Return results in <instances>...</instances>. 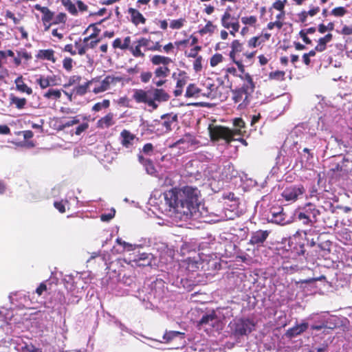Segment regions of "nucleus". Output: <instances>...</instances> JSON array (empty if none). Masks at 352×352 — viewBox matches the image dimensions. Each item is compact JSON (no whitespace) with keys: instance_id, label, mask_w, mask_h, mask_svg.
Instances as JSON below:
<instances>
[{"instance_id":"09e8293b","label":"nucleus","mask_w":352,"mask_h":352,"mask_svg":"<svg viewBox=\"0 0 352 352\" xmlns=\"http://www.w3.org/2000/svg\"><path fill=\"white\" fill-rule=\"evenodd\" d=\"M347 13V10L344 7H336L331 11V14L336 17L343 16Z\"/></svg>"},{"instance_id":"aec40b11","label":"nucleus","mask_w":352,"mask_h":352,"mask_svg":"<svg viewBox=\"0 0 352 352\" xmlns=\"http://www.w3.org/2000/svg\"><path fill=\"white\" fill-rule=\"evenodd\" d=\"M221 23L222 26L226 29H230L232 24V25H239L238 17L232 16L231 14L228 11H226L222 15Z\"/></svg>"},{"instance_id":"3c124183","label":"nucleus","mask_w":352,"mask_h":352,"mask_svg":"<svg viewBox=\"0 0 352 352\" xmlns=\"http://www.w3.org/2000/svg\"><path fill=\"white\" fill-rule=\"evenodd\" d=\"M93 28L94 32L91 34H90L89 36L85 37L84 38L85 41H89L90 40H91L94 38H96L100 32V30L96 27V23H92V24L89 25L88 28Z\"/></svg>"},{"instance_id":"393cba45","label":"nucleus","mask_w":352,"mask_h":352,"mask_svg":"<svg viewBox=\"0 0 352 352\" xmlns=\"http://www.w3.org/2000/svg\"><path fill=\"white\" fill-rule=\"evenodd\" d=\"M122 137L121 144L128 148L133 145V141L135 138V135L132 134L129 131L124 129L120 133Z\"/></svg>"},{"instance_id":"2eb2a0df","label":"nucleus","mask_w":352,"mask_h":352,"mask_svg":"<svg viewBox=\"0 0 352 352\" xmlns=\"http://www.w3.org/2000/svg\"><path fill=\"white\" fill-rule=\"evenodd\" d=\"M270 231L258 230L253 232L250 239V244L253 245H261L267 239Z\"/></svg>"},{"instance_id":"6e6552de","label":"nucleus","mask_w":352,"mask_h":352,"mask_svg":"<svg viewBox=\"0 0 352 352\" xmlns=\"http://www.w3.org/2000/svg\"><path fill=\"white\" fill-rule=\"evenodd\" d=\"M203 87L206 88L208 98L217 99L220 101H223L226 98V96L223 93L226 89L223 84L216 83L212 80L208 79L203 84Z\"/></svg>"},{"instance_id":"ea45409f","label":"nucleus","mask_w":352,"mask_h":352,"mask_svg":"<svg viewBox=\"0 0 352 352\" xmlns=\"http://www.w3.org/2000/svg\"><path fill=\"white\" fill-rule=\"evenodd\" d=\"M74 46L76 49V50L77 54H78L80 56H83L86 54V52H87L86 45H85V43H84L83 42L81 43V39H80L79 41H76L74 42Z\"/></svg>"},{"instance_id":"cd10ccee","label":"nucleus","mask_w":352,"mask_h":352,"mask_svg":"<svg viewBox=\"0 0 352 352\" xmlns=\"http://www.w3.org/2000/svg\"><path fill=\"white\" fill-rule=\"evenodd\" d=\"M332 39L333 34L331 33H328L324 36L320 38L316 46V50L318 52H324L327 49V44L331 41Z\"/></svg>"},{"instance_id":"20e7f679","label":"nucleus","mask_w":352,"mask_h":352,"mask_svg":"<svg viewBox=\"0 0 352 352\" xmlns=\"http://www.w3.org/2000/svg\"><path fill=\"white\" fill-rule=\"evenodd\" d=\"M210 137L212 141L225 140L227 143L234 141V137L243 135L240 129H230L221 125H210L208 127Z\"/></svg>"},{"instance_id":"f704fd0d","label":"nucleus","mask_w":352,"mask_h":352,"mask_svg":"<svg viewBox=\"0 0 352 352\" xmlns=\"http://www.w3.org/2000/svg\"><path fill=\"white\" fill-rule=\"evenodd\" d=\"M199 87L195 83H190L187 86L185 96L186 98H195L198 92Z\"/></svg>"},{"instance_id":"de8ad7c7","label":"nucleus","mask_w":352,"mask_h":352,"mask_svg":"<svg viewBox=\"0 0 352 352\" xmlns=\"http://www.w3.org/2000/svg\"><path fill=\"white\" fill-rule=\"evenodd\" d=\"M81 79H82V78L80 76H78V75L71 76L69 78L67 82L65 83L63 85V87L66 88V87H71L75 84L79 83L80 82Z\"/></svg>"},{"instance_id":"6e6d98bb","label":"nucleus","mask_w":352,"mask_h":352,"mask_svg":"<svg viewBox=\"0 0 352 352\" xmlns=\"http://www.w3.org/2000/svg\"><path fill=\"white\" fill-rule=\"evenodd\" d=\"M63 67L67 72L72 71L73 68V59L70 57H65L63 60Z\"/></svg>"},{"instance_id":"dca6fc26","label":"nucleus","mask_w":352,"mask_h":352,"mask_svg":"<svg viewBox=\"0 0 352 352\" xmlns=\"http://www.w3.org/2000/svg\"><path fill=\"white\" fill-rule=\"evenodd\" d=\"M272 218L270 221L276 224H285L286 214L283 212V208L280 206H273L270 209Z\"/></svg>"},{"instance_id":"473e14b6","label":"nucleus","mask_w":352,"mask_h":352,"mask_svg":"<svg viewBox=\"0 0 352 352\" xmlns=\"http://www.w3.org/2000/svg\"><path fill=\"white\" fill-rule=\"evenodd\" d=\"M184 333H182L180 331H166L165 333L163 336V340L162 341L164 343H168L171 340H173L175 338L180 336L181 338H184Z\"/></svg>"},{"instance_id":"bb28decb","label":"nucleus","mask_w":352,"mask_h":352,"mask_svg":"<svg viewBox=\"0 0 352 352\" xmlns=\"http://www.w3.org/2000/svg\"><path fill=\"white\" fill-rule=\"evenodd\" d=\"M192 144V136L190 134L187 133L183 138L170 144L169 148H173L179 146L180 144H184L183 148L186 149L188 148L189 146Z\"/></svg>"},{"instance_id":"c03bdc74","label":"nucleus","mask_w":352,"mask_h":352,"mask_svg":"<svg viewBox=\"0 0 352 352\" xmlns=\"http://www.w3.org/2000/svg\"><path fill=\"white\" fill-rule=\"evenodd\" d=\"M241 22L245 25L255 26L257 23V17L256 16H243Z\"/></svg>"},{"instance_id":"4d7b16f0","label":"nucleus","mask_w":352,"mask_h":352,"mask_svg":"<svg viewBox=\"0 0 352 352\" xmlns=\"http://www.w3.org/2000/svg\"><path fill=\"white\" fill-rule=\"evenodd\" d=\"M286 2H287V0H283V1L276 0V1H274L273 3L272 8L276 10L280 11V12L285 11L284 8H285Z\"/></svg>"},{"instance_id":"b1692460","label":"nucleus","mask_w":352,"mask_h":352,"mask_svg":"<svg viewBox=\"0 0 352 352\" xmlns=\"http://www.w3.org/2000/svg\"><path fill=\"white\" fill-rule=\"evenodd\" d=\"M54 53L55 52L52 49L40 50L38 51L36 57L38 59L47 60L52 61L53 63H54L56 60V58L54 56Z\"/></svg>"},{"instance_id":"1a4fd4ad","label":"nucleus","mask_w":352,"mask_h":352,"mask_svg":"<svg viewBox=\"0 0 352 352\" xmlns=\"http://www.w3.org/2000/svg\"><path fill=\"white\" fill-rule=\"evenodd\" d=\"M306 190L303 185H291L286 187L281 193L283 198L287 201H296L299 197L302 196Z\"/></svg>"},{"instance_id":"423d86ee","label":"nucleus","mask_w":352,"mask_h":352,"mask_svg":"<svg viewBox=\"0 0 352 352\" xmlns=\"http://www.w3.org/2000/svg\"><path fill=\"white\" fill-rule=\"evenodd\" d=\"M254 328V322L244 318L235 319L231 326L232 333L236 338L248 336Z\"/></svg>"},{"instance_id":"5701e85b","label":"nucleus","mask_w":352,"mask_h":352,"mask_svg":"<svg viewBox=\"0 0 352 352\" xmlns=\"http://www.w3.org/2000/svg\"><path fill=\"white\" fill-rule=\"evenodd\" d=\"M128 13L130 14L131 21L134 25H138L146 23V19L138 10L129 8Z\"/></svg>"},{"instance_id":"774afa93","label":"nucleus","mask_w":352,"mask_h":352,"mask_svg":"<svg viewBox=\"0 0 352 352\" xmlns=\"http://www.w3.org/2000/svg\"><path fill=\"white\" fill-rule=\"evenodd\" d=\"M299 35L306 44H311V40L307 36V34L305 32V30H300L299 32Z\"/></svg>"},{"instance_id":"ddd939ff","label":"nucleus","mask_w":352,"mask_h":352,"mask_svg":"<svg viewBox=\"0 0 352 352\" xmlns=\"http://www.w3.org/2000/svg\"><path fill=\"white\" fill-rule=\"evenodd\" d=\"M34 8L43 14L41 21L44 26V30L48 31L52 26L54 12L51 11L47 7L41 6L40 4H36Z\"/></svg>"},{"instance_id":"7c9ffc66","label":"nucleus","mask_w":352,"mask_h":352,"mask_svg":"<svg viewBox=\"0 0 352 352\" xmlns=\"http://www.w3.org/2000/svg\"><path fill=\"white\" fill-rule=\"evenodd\" d=\"M129 44H131V36H127L124 38L123 43H122L121 38H116L113 41L112 46L114 49H120L122 50H128Z\"/></svg>"},{"instance_id":"a18cd8bd","label":"nucleus","mask_w":352,"mask_h":352,"mask_svg":"<svg viewBox=\"0 0 352 352\" xmlns=\"http://www.w3.org/2000/svg\"><path fill=\"white\" fill-rule=\"evenodd\" d=\"M36 84L39 85L41 89H44L50 87V82L46 76H40L36 80Z\"/></svg>"},{"instance_id":"72a5a7b5","label":"nucleus","mask_w":352,"mask_h":352,"mask_svg":"<svg viewBox=\"0 0 352 352\" xmlns=\"http://www.w3.org/2000/svg\"><path fill=\"white\" fill-rule=\"evenodd\" d=\"M10 103L14 104L18 109H22L25 107L27 103V100L25 98H19L12 96L10 98Z\"/></svg>"},{"instance_id":"412c9836","label":"nucleus","mask_w":352,"mask_h":352,"mask_svg":"<svg viewBox=\"0 0 352 352\" xmlns=\"http://www.w3.org/2000/svg\"><path fill=\"white\" fill-rule=\"evenodd\" d=\"M114 124V114L109 112L97 121L96 126L100 129H107Z\"/></svg>"},{"instance_id":"39448f33","label":"nucleus","mask_w":352,"mask_h":352,"mask_svg":"<svg viewBox=\"0 0 352 352\" xmlns=\"http://www.w3.org/2000/svg\"><path fill=\"white\" fill-rule=\"evenodd\" d=\"M320 214V210L316 206L311 202L300 207L296 212V215L298 220L301 221L305 225L313 226L318 221V217Z\"/></svg>"},{"instance_id":"8fccbe9b","label":"nucleus","mask_w":352,"mask_h":352,"mask_svg":"<svg viewBox=\"0 0 352 352\" xmlns=\"http://www.w3.org/2000/svg\"><path fill=\"white\" fill-rule=\"evenodd\" d=\"M332 243L330 241H325L318 243V248L324 252V254H329L331 252Z\"/></svg>"},{"instance_id":"79ce46f5","label":"nucleus","mask_w":352,"mask_h":352,"mask_svg":"<svg viewBox=\"0 0 352 352\" xmlns=\"http://www.w3.org/2000/svg\"><path fill=\"white\" fill-rule=\"evenodd\" d=\"M110 106V101L104 99L101 102H97L92 107V111H100L102 109H107Z\"/></svg>"},{"instance_id":"c85d7f7f","label":"nucleus","mask_w":352,"mask_h":352,"mask_svg":"<svg viewBox=\"0 0 352 352\" xmlns=\"http://www.w3.org/2000/svg\"><path fill=\"white\" fill-rule=\"evenodd\" d=\"M16 88L18 91L22 93H25L28 95L32 94V89L28 87L23 81V76H20L17 77L14 80Z\"/></svg>"},{"instance_id":"680f3d73","label":"nucleus","mask_w":352,"mask_h":352,"mask_svg":"<svg viewBox=\"0 0 352 352\" xmlns=\"http://www.w3.org/2000/svg\"><path fill=\"white\" fill-rule=\"evenodd\" d=\"M54 206L60 213H64L66 211L65 203L63 200H61L60 201H54Z\"/></svg>"},{"instance_id":"f8f14e48","label":"nucleus","mask_w":352,"mask_h":352,"mask_svg":"<svg viewBox=\"0 0 352 352\" xmlns=\"http://www.w3.org/2000/svg\"><path fill=\"white\" fill-rule=\"evenodd\" d=\"M123 80L120 76H107L99 85H96L92 90L95 94H98L108 90L111 85H116Z\"/></svg>"},{"instance_id":"338daca9","label":"nucleus","mask_w":352,"mask_h":352,"mask_svg":"<svg viewBox=\"0 0 352 352\" xmlns=\"http://www.w3.org/2000/svg\"><path fill=\"white\" fill-rule=\"evenodd\" d=\"M17 55L21 57V59L23 58L27 61L32 58V55L25 50L18 52Z\"/></svg>"},{"instance_id":"603ef678","label":"nucleus","mask_w":352,"mask_h":352,"mask_svg":"<svg viewBox=\"0 0 352 352\" xmlns=\"http://www.w3.org/2000/svg\"><path fill=\"white\" fill-rule=\"evenodd\" d=\"M223 57L221 54H214L210 60V64L211 67H215L219 63L223 61Z\"/></svg>"},{"instance_id":"a19ab883","label":"nucleus","mask_w":352,"mask_h":352,"mask_svg":"<svg viewBox=\"0 0 352 352\" xmlns=\"http://www.w3.org/2000/svg\"><path fill=\"white\" fill-rule=\"evenodd\" d=\"M186 22V21L184 18L172 20L170 23V28L173 30H179L184 25Z\"/></svg>"},{"instance_id":"58836bf2","label":"nucleus","mask_w":352,"mask_h":352,"mask_svg":"<svg viewBox=\"0 0 352 352\" xmlns=\"http://www.w3.org/2000/svg\"><path fill=\"white\" fill-rule=\"evenodd\" d=\"M215 28H216V26L212 24V21H208L206 23V25L199 30V33L201 35H204L208 33L212 34L214 32Z\"/></svg>"},{"instance_id":"4c0bfd02","label":"nucleus","mask_w":352,"mask_h":352,"mask_svg":"<svg viewBox=\"0 0 352 352\" xmlns=\"http://www.w3.org/2000/svg\"><path fill=\"white\" fill-rule=\"evenodd\" d=\"M67 21V15L63 12H60L55 16L54 15V19L52 22V25H58L63 24L65 25Z\"/></svg>"},{"instance_id":"052dcab7","label":"nucleus","mask_w":352,"mask_h":352,"mask_svg":"<svg viewBox=\"0 0 352 352\" xmlns=\"http://www.w3.org/2000/svg\"><path fill=\"white\" fill-rule=\"evenodd\" d=\"M88 128H89V124L87 122H84L76 127L75 134L76 135H80L82 133L85 131Z\"/></svg>"},{"instance_id":"2f4dec72","label":"nucleus","mask_w":352,"mask_h":352,"mask_svg":"<svg viewBox=\"0 0 352 352\" xmlns=\"http://www.w3.org/2000/svg\"><path fill=\"white\" fill-rule=\"evenodd\" d=\"M61 91L57 89H49L43 96L48 100H58L61 97Z\"/></svg>"},{"instance_id":"4be33fe9","label":"nucleus","mask_w":352,"mask_h":352,"mask_svg":"<svg viewBox=\"0 0 352 352\" xmlns=\"http://www.w3.org/2000/svg\"><path fill=\"white\" fill-rule=\"evenodd\" d=\"M320 11V7L310 6V9L308 11L303 10L298 14V21L302 23H305L309 16L313 17L318 14Z\"/></svg>"},{"instance_id":"0eeeda50","label":"nucleus","mask_w":352,"mask_h":352,"mask_svg":"<svg viewBox=\"0 0 352 352\" xmlns=\"http://www.w3.org/2000/svg\"><path fill=\"white\" fill-rule=\"evenodd\" d=\"M150 61L153 66H157L153 71V74L160 75L161 77L168 78L169 76L170 69L168 65L173 62L170 58L156 54L151 56Z\"/></svg>"},{"instance_id":"49530a36","label":"nucleus","mask_w":352,"mask_h":352,"mask_svg":"<svg viewBox=\"0 0 352 352\" xmlns=\"http://www.w3.org/2000/svg\"><path fill=\"white\" fill-rule=\"evenodd\" d=\"M153 76V72L150 71L142 72L140 74V78L142 83H148Z\"/></svg>"},{"instance_id":"f3484780","label":"nucleus","mask_w":352,"mask_h":352,"mask_svg":"<svg viewBox=\"0 0 352 352\" xmlns=\"http://www.w3.org/2000/svg\"><path fill=\"white\" fill-rule=\"evenodd\" d=\"M177 122V115L175 113H167L161 116L160 124L165 129L166 132L172 130L173 124Z\"/></svg>"},{"instance_id":"e2e57ef3","label":"nucleus","mask_w":352,"mask_h":352,"mask_svg":"<svg viewBox=\"0 0 352 352\" xmlns=\"http://www.w3.org/2000/svg\"><path fill=\"white\" fill-rule=\"evenodd\" d=\"M63 51L69 53L72 56L77 54L76 50L74 49V46L72 43L65 45Z\"/></svg>"},{"instance_id":"c756f323","label":"nucleus","mask_w":352,"mask_h":352,"mask_svg":"<svg viewBox=\"0 0 352 352\" xmlns=\"http://www.w3.org/2000/svg\"><path fill=\"white\" fill-rule=\"evenodd\" d=\"M217 320V315L213 311L211 314L204 315L198 322V326L205 327L207 325H213Z\"/></svg>"},{"instance_id":"5fc2aeb1","label":"nucleus","mask_w":352,"mask_h":352,"mask_svg":"<svg viewBox=\"0 0 352 352\" xmlns=\"http://www.w3.org/2000/svg\"><path fill=\"white\" fill-rule=\"evenodd\" d=\"M261 44H262V42L261 41V38L258 36L252 37L248 42V45L250 48L256 47Z\"/></svg>"},{"instance_id":"f257e3e1","label":"nucleus","mask_w":352,"mask_h":352,"mask_svg":"<svg viewBox=\"0 0 352 352\" xmlns=\"http://www.w3.org/2000/svg\"><path fill=\"white\" fill-rule=\"evenodd\" d=\"M200 190L197 187H175L164 193L169 210L179 214V218H190L200 204Z\"/></svg>"},{"instance_id":"6ab92c4d","label":"nucleus","mask_w":352,"mask_h":352,"mask_svg":"<svg viewBox=\"0 0 352 352\" xmlns=\"http://www.w3.org/2000/svg\"><path fill=\"white\" fill-rule=\"evenodd\" d=\"M188 76L184 71H182L178 74V78L176 82V87L174 91L175 96L177 97L182 94L183 88L186 85Z\"/></svg>"},{"instance_id":"a878e982","label":"nucleus","mask_w":352,"mask_h":352,"mask_svg":"<svg viewBox=\"0 0 352 352\" xmlns=\"http://www.w3.org/2000/svg\"><path fill=\"white\" fill-rule=\"evenodd\" d=\"M99 80L100 77L94 78L91 80H88L83 85L75 87V88L74 89V91L76 93V95L83 96L87 92L89 86L94 82H98Z\"/></svg>"},{"instance_id":"bf43d9fd","label":"nucleus","mask_w":352,"mask_h":352,"mask_svg":"<svg viewBox=\"0 0 352 352\" xmlns=\"http://www.w3.org/2000/svg\"><path fill=\"white\" fill-rule=\"evenodd\" d=\"M233 124L236 128V129H241L245 128V123L243 120L241 118H236L233 120Z\"/></svg>"},{"instance_id":"9d476101","label":"nucleus","mask_w":352,"mask_h":352,"mask_svg":"<svg viewBox=\"0 0 352 352\" xmlns=\"http://www.w3.org/2000/svg\"><path fill=\"white\" fill-rule=\"evenodd\" d=\"M231 51L230 52L229 56L232 61L235 63L240 72L245 71V65L243 64L242 60H237L236 55L237 53L241 52L243 50V45L239 40L235 39L231 43Z\"/></svg>"},{"instance_id":"f03ea898","label":"nucleus","mask_w":352,"mask_h":352,"mask_svg":"<svg viewBox=\"0 0 352 352\" xmlns=\"http://www.w3.org/2000/svg\"><path fill=\"white\" fill-rule=\"evenodd\" d=\"M166 77H161L160 75L153 74L152 82L156 87H151L145 90L136 89L133 91V99L137 103H143L151 107L153 110L158 108L159 103L167 102L170 99V95L166 90L160 88L167 82Z\"/></svg>"},{"instance_id":"864d4df0","label":"nucleus","mask_w":352,"mask_h":352,"mask_svg":"<svg viewBox=\"0 0 352 352\" xmlns=\"http://www.w3.org/2000/svg\"><path fill=\"white\" fill-rule=\"evenodd\" d=\"M147 173L153 175L155 173V168L151 160L148 159L143 164Z\"/></svg>"},{"instance_id":"37998d69","label":"nucleus","mask_w":352,"mask_h":352,"mask_svg":"<svg viewBox=\"0 0 352 352\" xmlns=\"http://www.w3.org/2000/svg\"><path fill=\"white\" fill-rule=\"evenodd\" d=\"M80 122V120L78 118V116H74L71 118V120L63 123L61 125L59 126V129L63 130L65 128L72 126L74 124H77Z\"/></svg>"},{"instance_id":"69168bd1","label":"nucleus","mask_w":352,"mask_h":352,"mask_svg":"<svg viewBox=\"0 0 352 352\" xmlns=\"http://www.w3.org/2000/svg\"><path fill=\"white\" fill-rule=\"evenodd\" d=\"M154 147L151 143H146L142 148V152L146 155L151 154L153 151Z\"/></svg>"},{"instance_id":"4468645a","label":"nucleus","mask_w":352,"mask_h":352,"mask_svg":"<svg viewBox=\"0 0 352 352\" xmlns=\"http://www.w3.org/2000/svg\"><path fill=\"white\" fill-rule=\"evenodd\" d=\"M239 78L243 82L240 88L251 96L254 93L256 87L255 82L252 76L244 71L243 72H241V74L239 75Z\"/></svg>"},{"instance_id":"0e129e2a","label":"nucleus","mask_w":352,"mask_h":352,"mask_svg":"<svg viewBox=\"0 0 352 352\" xmlns=\"http://www.w3.org/2000/svg\"><path fill=\"white\" fill-rule=\"evenodd\" d=\"M100 38H98V39H96V40H91L90 42L85 41L83 40V43H85L86 49L87 50L88 49H94V48H95L96 46L97 45V44L100 42Z\"/></svg>"},{"instance_id":"c9c22d12","label":"nucleus","mask_w":352,"mask_h":352,"mask_svg":"<svg viewBox=\"0 0 352 352\" xmlns=\"http://www.w3.org/2000/svg\"><path fill=\"white\" fill-rule=\"evenodd\" d=\"M61 2L66 10L72 15H76L78 14L76 5L73 3L71 0H61Z\"/></svg>"},{"instance_id":"7ed1b4c3","label":"nucleus","mask_w":352,"mask_h":352,"mask_svg":"<svg viewBox=\"0 0 352 352\" xmlns=\"http://www.w3.org/2000/svg\"><path fill=\"white\" fill-rule=\"evenodd\" d=\"M142 47L144 48L145 51L151 52H162V45L160 41L153 43L150 38L140 37L129 44L128 50L135 58L145 57V53L141 50Z\"/></svg>"},{"instance_id":"13d9d810","label":"nucleus","mask_w":352,"mask_h":352,"mask_svg":"<svg viewBox=\"0 0 352 352\" xmlns=\"http://www.w3.org/2000/svg\"><path fill=\"white\" fill-rule=\"evenodd\" d=\"M202 60L203 58L201 56H199V57L195 58L193 63V69L195 72H199L202 70Z\"/></svg>"},{"instance_id":"9b49d317","label":"nucleus","mask_w":352,"mask_h":352,"mask_svg":"<svg viewBox=\"0 0 352 352\" xmlns=\"http://www.w3.org/2000/svg\"><path fill=\"white\" fill-rule=\"evenodd\" d=\"M250 96L241 88L232 90V100L234 103L239 104L238 109L245 108L250 103Z\"/></svg>"},{"instance_id":"e433bc0d","label":"nucleus","mask_w":352,"mask_h":352,"mask_svg":"<svg viewBox=\"0 0 352 352\" xmlns=\"http://www.w3.org/2000/svg\"><path fill=\"white\" fill-rule=\"evenodd\" d=\"M285 72L284 71L276 70L271 72L269 74V78L270 80H276L278 81H283L285 79Z\"/></svg>"},{"instance_id":"a211bd4d","label":"nucleus","mask_w":352,"mask_h":352,"mask_svg":"<svg viewBox=\"0 0 352 352\" xmlns=\"http://www.w3.org/2000/svg\"><path fill=\"white\" fill-rule=\"evenodd\" d=\"M308 327L309 324L307 322H302L300 324H296L287 330L285 336L290 339L295 338L306 331Z\"/></svg>"}]
</instances>
